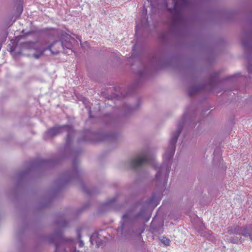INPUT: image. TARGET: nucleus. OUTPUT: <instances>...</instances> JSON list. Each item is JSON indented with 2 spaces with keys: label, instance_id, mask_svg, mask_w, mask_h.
Listing matches in <instances>:
<instances>
[{
  "label": "nucleus",
  "instance_id": "nucleus-6",
  "mask_svg": "<svg viewBox=\"0 0 252 252\" xmlns=\"http://www.w3.org/2000/svg\"><path fill=\"white\" fill-rule=\"evenodd\" d=\"M163 242L165 245H168L169 244V240L168 239L165 238H163Z\"/></svg>",
  "mask_w": 252,
  "mask_h": 252
},
{
  "label": "nucleus",
  "instance_id": "nucleus-5",
  "mask_svg": "<svg viewBox=\"0 0 252 252\" xmlns=\"http://www.w3.org/2000/svg\"><path fill=\"white\" fill-rule=\"evenodd\" d=\"M50 51L52 52V53H53V54H58V53H59V51H58V50L53 51V49H52V46H51V47H50Z\"/></svg>",
  "mask_w": 252,
  "mask_h": 252
},
{
  "label": "nucleus",
  "instance_id": "nucleus-4",
  "mask_svg": "<svg viewBox=\"0 0 252 252\" xmlns=\"http://www.w3.org/2000/svg\"><path fill=\"white\" fill-rule=\"evenodd\" d=\"M81 46L85 49H86L87 48H88L89 47V44L87 42H84L83 44H81Z\"/></svg>",
  "mask_w": 252,
  "mask_h": 252
},
{
  "label": "nucleus",
  "instance_id": "nucleus-1",
  "mask_svg": "<svg viewBox=\"0 0 252 252\" xmlns=\"http://www.w3.org/2000/svg\"><path fill=\"white\" fill-rule=\"evenodd\" d=\"M22 50L25 54H27L35 59L42 57L44 52L39 44L31 42L24 43L22 45Z\"/></svg>",
  "mask_w": 252,
  "mask_h": 252
},
{
  "label": "nucleus",
  "instance_id": "nucleus-2",
  "mask_svg": "<svg viewBox=\"0 0 252 252\" xmlns=\"http://www.w3.org/2000/svg\"><path fill=\"white\" fill-rule=\"evenodd\" d=\"M60 41L64 51H65V48L67 49H71L73 39L69 35L66 33L62 34L60 37Z\"/></svg>",
  "mask_w": 252,
  "mask_h": 252
},
{
  "label": "nucleus",
  "instance_id": "nucleus-3",
  "mask_svg": "<svg viewBox=\"0 0 252 252\" xmlns=\"http://www.w3.org/2000/svg\"><path fill=\"white\" fill-rule=\"evenodd\" d=\"M145 158H140L137 159H136L134 161L133 166H137V165L140 164V163L143 162L145 160Z\"/></svg>",
  "mask_w": 252,
  "mask_h": 252
}]
</instances>
